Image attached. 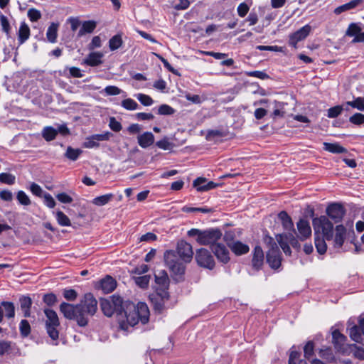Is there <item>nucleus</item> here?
<instances>
[{"label": "nucleus", "mask_w": 364, "mask_h": 364, "mask_svg": "<svg viewBox=\"0 0 364 364\" xmlns=\"http://www.w3.org/2000/svg\"><path fill=\"white\" fill-rule=\"evenodd\" d=\"M343 111V107L340 105L335 106L328 109V117L330 118H334L341 114Z\"/></svg>", "instance_id": "56"}, {"label": "nucleus", "mask_w": 364, "mask_h": 364, "mask_svg": "<svg viewBox=\"0 0 364 364\" xmlns=\"http://www.w3.org/2000/svg\"><path fill=\"white\" fill-rule=\"evenodd\" d=\"M149 319V310L145 303L139 302L135 306L129 304L126 310L118 314L117 321L122 330L127 331L129 327L135 326L141 321L146 323Z\"/></svg>", "instance_id": "1"}, {"label": "nucleus", "mask_w": 364, "mask_h": 364, "mask_svg": "<svg viewBox=\"0 0 364 364\" xmlns=\"http://www.w3.org/2000/svg\"><path fill=\"white\" fill-rule=\"evenodd\" d=\"M349 122L355 125H360L364 123V114L355 113L349 118Z\"/></svg>", "instance_id": "51"}, {"label": "nucleus", "mask_w": 364, "mask_h": 364, "mask_svg": "<svg viewBox=\"0 0 364 364\" xmlns=\"http://www.w3.org/2000/svg\"><path fill=\"white\" fill-rule=\"evenodd\" d=\"M47 333H48L49 336L53 340H56L58 338L59 333L57 330V328L59 326H52V325H46Z\"/></svg>", "instance_id": "53"}, {"label": "nucleus", "mask_w": 364, "mask_h": 364, "mask_svg": "<svg viewBox=\"0 0 364 364\" xmlns=\"http://www.w3.org/2000/svg\"><path fill=\"white\" fill-rule=\"evenodd\" d=\"M315 235L322 234L326 240H333V225L326 216H321L313 220Z\"/></svg>", "instance_id": "2"}, {"label": "nucleus", "mask_w": 364, "mask_h": 364, "mask_svg": "<svg viewBox=\"0 0 364 364\" xmlns=\"http://www.w3.org/2000/svg\"><path fill=\"white\" fill-rule=\"evenodd\" d=\"M96 28V23L93 21H84L82 24V27L80 29L77 36L82 37L86 33H92Z\"/></svg>", "instance_id": "30"}, {"label": "nucleus", "mask_w": 364, "mask_h": 364, "mask_svg": "<svg viewBox=\"0 0 364 364\" xmlns=\"http://www.w3.org/2000/svg\"><path fill=\"white\" fill-rule=\"evenodd\" d=\"M58 24L52 23L48 28L46 32V37L48 41L50 43H55L58 36Z\"/></svg>", "instance_id": "33"}, {"label": "nucleus", "mask_w": 364, "mask_h": 364, "mask_svg": "<svg viewBox=\"0 0 364 364\" xmlns=\"http://www.w3.org/2000/svg\"><path fill=\"white\" fill-rule=\"evenodd\" d=\"M46 316V325L59 326L60 321L56 312L52 309L44 310Z\"/></svg>", "instance_id": "28"}, {"label": "nucleus", "mask_w": 364, "mask_h": 364, "mask_svg": "<svg viewBox=\"0 0 364 364\" xmlns=\"http://www.w3.org/2000/svg\"><path fill=\"white\" fill-rule=\"evenodd\" d=\"M109 126L114 132H119L122 129V124L114 117L110 118Z\"/></svg>", "instance_id": "63"}, {"label": "nucleus", "mask_w": 364, "mask_h": 364, "mask_svg": "<svg viewBox=\"0 0 364 364\" xmlns=\"http://www.w3.org/2000/svg\"><path fill=\"white\" fill-rule=\"evenodd\" d=\"M229 247L237 255L246 254L250 250L248 245L240 241L232 242V243L229 244Z\"/></svg>", "instance_id": "25"}, {"label": "nucleus", "mask_w": 364, "mask_h": 364, "mask_svg": "<svg viewBox=\"0 0 364 364\" xmlns=\"http://www.w3.org/2000/svg\"><path fill=\"white\" fill-rule=\"evenodd\" d=\"M55 218L58 223L63 227L70 226L71 223L69 218L61 210H57L55 213Z\"/></svg>", "instance_id": "36"}, {"label": "nucleus", "mask_w": 364, "mask_h": 364, "mask_svg": "<svg viewBox=\"0 0 364 364\" xmlns=\"http://www.w3.org/2000/svg\"><path fill=\"white\" fill-rule=\"evenodd\" d=\"M122 299L119 296L113 295L109 299H103L100 301V307L106 316L110 317L114 313L118 314L122 311Z\"/></svg>", "instance_id": "3"}, {"label": "nucleus", "mask_w": 364, "mask_h": 364, "mask_svg": "<svg viewBox=\"0 0 364 364\" xmlns=\"http://www.w3.org/2000/svg\"><path fill=\"white\" fill-rule=\"evenodd\" d=\"M323 149L326 151H328L333 154H342L346 151V149L344 147L340 146L338 144L336 143L324 142Z\"/></svg>", "instance_id": "32"}, {"label": "nucleus", "mask_w": 364, "mask_h": 364, "mask_svg": "<svg viewBox=\"0 0 364 364\" xmlns=\"http://www.w3.org/2000/svg\"><path fill=\"white\" fill-rule=\"evenodd\" d=\"M30 36V28L26 23H22L18 31V40L19 44H23Z\"/></svg>", "instance_id": "31"}, {"label": "nucleus", "mask_w": 364, "mask_h": 364, "mask_svg": "<svg viewBox=\"0 0 364 364\" xmlns=\"http://www.w3.org/2000/svg\"><path fill=\"white\" fill-rule=\"evenodd\" d=\"M267 260L272 268L277 269L279 267L281 264L280 252L275 243L267 252Z\"/></svg>", "instance_id": "14"}, {"label": "nucleus", "mask_w": 364, "mask_h": 364, "mask_svg": "<svg viewBox=\"0 0 364 364\" xmlns=\"http://www.w3.org/2000/svg\"><path fill=\"white\" fill-rule=\"evenodd\" d=\"M4 314L9 318L14 317L15 307L13 303L3 301L0 304V323L3 321Z\"/></svg>", "instance_id": "20"}, {"label": "nucleus", "mask_w": 364, "mask_h": 364, "mask_svg": "<svg viewBox=\"0 0 364 364\" xmlns=\"http://www.w3.org/2000/svg\"><path fill=\"white\" fill-rule=\"evenodd\" d=\"M56 198L63 203H70L73 198L66 193H59L55 196Z\"/></svg>", "instance_id": "61"}, {"label": "nucleus", "mask_w": 364, "mask_h": 364, "mask_svg": "<svg viewBox=\"0 0 364 364\" xmlns=\"http://www.w3.org/2000/svg\"><path fill=\"white\" fill-rule=\"evenodd\" d=\"M136 97L144 106H151L154 103L152 98L145 94L139 93L136 95Z\"/></svg>", "instance_id": "45"}, {"label": "nucleus", "mask_w": 364, "mask_h": 364, "mask_svg": "<svg viewBox=\"0 0 364 364\" xmlns=\"http://www.w3.org/2000/svg\"><path fill=\"white\" fill-rule=\"evenodd\" d=\"M297 229L301 240H306L311 235V229L309 223L304 219H300L297 223Z\"/></svg>", "instance_id": "21"}, {"label": "nucleus", "mask_w": 364, "mask_h": 364, "mask_svg": "<svg viewBox=\"0 0 364 364\" xmlns=\"http://www.w3.org/2000/svg\"><path fill=\"white\" fill-rule=\"evenodd\" d=\"M315 235L316 236L314 242L317 252L321 255L324 254L327 249V246L325 242L326 239L323 236L322 237H321V236L318 234Z\"/></svg>", "instance_id": "37"}, {"label": "nucleus", "mask_w": 364, "mask_h": 364, "mask_svg": "<svg viewBox=\"0 0 364 364\" xmlns=\"http://www.w3.org/2000/svg\"><path fill=\"white\" fill-rule=\"evenodd\" d=\"M346 105L359 111H364V97H358L353 101L347 102Z\"/></svg>", "instance_id": "41"}, {"label": "nucleus", "mask_w": 364, "mask_h": 364, "mask_svg": "<svg viewBox=\"0 0 364 364\" xmlns=\"http://www.w3.org/2000/svg\"><path fill=\"white\" fill-rule=\"evenodd\" d=\"M101 46V38L100 36H96L92 38L91 43L88 46V48L90 50H94L95 48H100Z\"/></svg>", "instance_id": "64"}, {"label": "nucleus", "mask_w": 364, "mask_h": 364, "mask_svg": "<svg viewBox=\"0 0 364 364\" xmlns=\"http://www.w3.org/2000/svg\"><path fill=\"white\" fill-rule=\"evenodd\" d=\"M264 253L263 250L259 246H256L254 249L252 257V266L255 269H259L263 264Z\"/></svg>", "instance_id": "22"}, {"label": "nucleus", "mask_w": 364, "mask_h": 364, "mask_svg": "<svg viewBox=\"0 0 364 364\" xmlns=\"http://www.w3.org/2000/svg\"><path fill=\"white\" fill-rule=\"evenodd\" d=\"M111 134L106 132L104 134H94L85 139L82 146L85 148L92 149L99 146V141H107L109 139Z\"/></svg>", "instance_id": "13"}, {"label": "nucleus", "mask_w": 364, "mask_h": 364, "mask_svg": "<svg viewBox=\"0 0 364 364\" xmlns=\"http://www.w3.org/2000/svg\"><path fill=\"white\" fill-rule=\"evenodd\" d=\"M300 353L294 348L291 349L290 354H289V364H299V361L301 360L299 359Z\"/></svg>", "instance_id": "52"}, {"label": "nucleus", "mask_w": 364, "mask_h": 364, "mask_svg": "<svg viewBox=\"0 0 364 364\" xmlns=\"http://www.w3.org/2000/svg\"><path fill=\"white\" fill-rule=\"evenodd\" d=\"M164 257L166 266L173 274L178 275L183 274L185 262L181 259L176 252L167 250L165 252Z\"/></svg>", "instance_id": "5"}, {"label": "nucleus", "mask_w": 364, "mask_h": 364, "mask_svg": "<svg viewBox=\"0 0 364 364\" xmlns=\"http://www.w3.org/2000/svg\"><path fill=\"white\" fill-rule=\"evenodd\" d=\"M311 27L306 24L289 36V44L296 48L297 43L304 40L310 33Z\"/></svg>", "instance_id": "11"}, {"label": "nucleus", "mask_w": 364, "mask_h": 364, "mask_svg": "<svg viewBox=\"0 0 364 364\" xmlns=\"http://www.w3.org/2000/svg\"><path fill=\"white\" fill-rule=\"evenodd\" d=\"M121 105L127 110H136L139 107L138 104L131 98L122 100Z\"/></svg>", "instance_id": "42"}, {"label": "nucleus", "mask_w": 364, "mask_h": 364, "mask_svg": "<svg viewBox=\"0 0 364 364\" xmlns=\"http://www.w3.org/2000/svg\"><path fill=\"white\" fill-rule=\"evenodd\" d=\"M21 310L22 311L25 317L31 316V307L32 305V300L29 296H23L19 299Z\"/></svg>", "instance_id": "26"}, {"label": "nucleus", "mask_w": 364, "mask_h": 364, "mask_svg": "<svg viewBox=\"0 0 364 364\" xmlns=\"http://www.w3.org/2000/svg\"><path fill=\"white\" fill-rule=\"evenodd\" d=\"M63 296L68 301H75L77 296V293L72 289H65L63 290Z\"/></svg>", "instance_id": "54"}, {"label": "nucleus", "mask_w": 364, "mask_h": 364, "mask_svg": "<svg viewBox=\"0 0 364 364\" xmlns=\"http://www.w3.org/2000/svg\"><path fill=\"white\" fill-rule=\"evenodd\" d=\"M80 306L63 302L60 306V311L63 316L70 320H75L80 326L87 325L86 319L80 314Z\"/></svg>", "instance_id": "4"}, {"label": "nucleus", "mask_w": 364, "mask_h": 364, "mask_svg": "<svg viewBox=\"0 0 364 364\" xmlns=\"http://www.w3.org/2000/svg\"><path fill=\"white\" fill-rule=\"evenodd\" d=\"M154 276L156 283L161 287V289L166 290L170 282L166 272L165 270H159Z\"/></svg>", "instance_id": "24"}, {"label": "nucleus", "mask_w": 364, "mask_h": 364, "mask_svg": "<svg viewBox=\"0 0 364 364\" xmlns=\"http://www.w3.org/2000/svg\"><path fill=\"white\" fill-rule=\"evenodd\" d=\"M360 326H353L351 327L349 330V336L350 338L357 343H362L363 341V336L362 334L360 332Z\"/></svg>", "instance_id": "40"}, {"label": "nucleus", "mask_w": 364, "mask_h": 364, "mask_svg": "<svg viewBox=\"0 0 364 364\" xmlns=\"http://www.w3.org/2000/svg\"><path fill=\"white\" fill-rule=\"evenodd\" d=\"M176 252L181 259L185 263L191 261L193 255L192 246L186 241H179L177 244Z\"/></svg>", "instance_id": "10"}, {"label": "nucleus", "mask_w": 364, "mask_h": 364, "mask_svg": "<svg viewBox=\"0 0 364 364\" xmlns=\"http://www.w3.org/2000/svg\"><path fill=\"white\" fill-rule=\"evenodd\" d=\"M17 199L21 205H28L31 204V200L28 196L22 191H19L18 192Z\"/></svg>", "instance_id": "55"}, {"label": "nucleus", "mask_w": 364, "mask_h": 364, "mask_svg": "<svg viewBox=\"0 0 364 364\" xmlns=\"http://www.w3.org/2000/svg\"><path fill=\"white\" fill-rule=\"evenodd\" d=\"M43 301L48 306H53L57 301L56 296L54 294H52V293L45 294L44 296H43Z\"/></svg>", "instance_id": "62"}, {"label": "nucleus", "mask_w": 364, "mask_h": 364, "mask_svg": "<svg viewBox=\"0 0 364 364\" xmlns=\"http://www.w3.org/2000/svg\"><path fill=\"white\" fill-rule=\"evenodd\" d=\"M362 2V0H352L350 2L345 4L342 6L337 7L334 12L336 14H340L343 11L355 8Z\"/></svg>", "instance_id": "34"}, {"label": "nucleus", "mask_w": 364, "mask_h": 364, "mask_svg": "<svg viewBox=\"0 0 364 364\" xmlns=\"http://www.w3.org/2000/svg\"><path fill=\"white\" fill-rule=\"evenodd\" d=\"M57 134V129L53 127H45L42 130V136L48 141L53 140Z\"/></svg>", "instance_id": "35"}, {"label": "nucleus", "mask_w": 364, "mask_h": 364, "mask_svg": "<svg viewBox=\"0 0 364 364\" xmlns=\"http://www.w3.org/2000/svg\"><path fill=\"white\" fill-rule=\"evenodd\" d=\"M361 28L356 23H350L346 31V36H354V38L359 34Z\"/></svg>", "instance_id": "47"}, {"label": "nucleus", "mask_w": 364, "mask_h": 364, "mask_svg": "<svg viewBox=\"0 0 364 364\" xmlns=\"http://www.w3.org/2000/svg\"><path fill=\"white\" fill-rule=\"evenodd\" d=\"M28 17L31 21H37L41 18V13L39 10L32 8L28 11Z\"/></svg>", "instance_id": "48"}, {"label": "nucleus", "mask_w": 364, "mask_h": 364, "mask_svg": "<svg viewBox=\"0 0 364 364\" xmlns=\"http://www.w3.org/2000/svg\"><path fill=\"white\" fill-rule=\"evenodd\" d=\"M44 204L49 208H53L55 205V201L52 196L49 193H45L43 196Z\"/></svg>", "instance_id": "58"}, {"label": "nucleus", "mask_w": 364, "mask_h": 364, "mask_svg": "<svg viewBox=\"0 0 364 364\" xmlns=\"http://www.w3.org/2000/svg\"><path fill=\"white\" fill-rule=\"evenodd\" d=\"M218 184L219 183H206L203 185V183H193V188H196L197 191L203 192L216 188Z\"/></svg>", "instance_id": "43"}, {"label": "nucleus", "mask_w": 364, "mask_h": 364, "mask_svg": "<svg viewBox=\"0 0 364 364\" xmlns=\"http://www.w3.org/2000/svg\"><path fill=\"white\" fill-rule=\"evenodd\" d=\"M16 345L11 341L1 340L0 341V355H8L14 351Z\"/></svg>", "instance_id": "27"}, {"label": "nucleus", "mask_w": 364, "mask_h": 364, "mask_svg": "<svg viewBox=\"0 0 364 364\" xmlns=\"http://www.w3.org/2000/svg\"><path fill=\"white\" fill-rule=\"evenodd\" d=\"M104 91L107 95H117L122 92L121 89L112 85L107 86Z\"/></svg>", "instance_id": "59"}, {"label": "nucleus", "mask_w": 364, "mask_h": 364, "mask_svg": "<svg viewBox=\"0 0 364 364\" xmlns=\"http://www.w3.org/2000/svg\"><path fill=\"white\" fill-rule=\"evenodd\" d=\"M123 43L122 36L117 34L111 38L109 41V47L112 51L119 48Z\"/></svg>", "instance_id": "39"}, {"label": "nucleus", "mask_w": 364, "mask_h": 364, "mask_svg": "<svg viewBox=\"0 0 364 364\" xmlns=\"http://www.w3.org/2000/svg\"><path fill=\"white\" fill-rule=\"evenodd\" d=\"M346 237V228L343 225H336L335 235L333 236V245L334 248H341Z\"/></svg>", "instance_id": "15"}, {"label": "nucleus", "mask_w": 364, "mask_h": 364, "mask_svg": "<svg viewBox=\"0 0 364 364\" xmlns=\"http://www.w3.org/2000/svg\"><path fill=\"white\" fill-rule=\"evenodd\" d=\"M196 259L200 267L212 269L215 266L214 259L206 249H199L196 252Z\"/></svg>", "instance_id": "9"}, {"label": "nucleus", "mask_w": 364, "mask_h": 364, "mask_svg": "<svg viewBox=\"0 0 364 364\" xmlns=\"http://www.w3.org/2000/svg\"><path fill=\"white\" fill-rule=\"evenodd\" d=\"M174 112V109L168 105H161L158 109V113L161 115H171Z\"/></svg>", "instance_id": "50"}, {"label": "nucleus", "mask_w": 364, "mask_h": 364, "mask_svg": "<svg viewBox=\"0 0 364 364\" xmlns=\"http://www.w3.org/2000/svg\"><path fill=\"white\" fill-rule=\"evenodd\" d=\"M345 213L344 208L339 203H332L326 208L327 215L335 223L340 222L343 219Z\"/></svg>", "instance_id": "12"}, {"label": "nucleus", "mask_w": 364, "mask_h": 364, "mask_svg": "<svg viewBox=\"0 0 364 364\" xmlns=\"http://www.w3.org/2000/svg\"><path fill=\"white\" fill-rule=\"evenodd\" d=\"M104 55L101 52H92L83 59L82 64L91 67H97L102 63Z\"/></svg>", "instance_id": "18"}, {"label": "nucleus", "mask_w": 364, "mask_h": 364, "mask_svg": "<svg viewBox=\"0 0 364 364\" xmlns=\"http://www.w3.org/2000/svg\"><path fill=\"white\" fill-rule=\"evenodd\" d=\"M278 218L281 220L282 225L285 230L294 231L292 220L285 211H282L281 213H279L278 215Z\"/></svg>", "instance_id": "29"}, {"label": "nucleus", "mask_w": 364, "mask_h": 364, "mask_svg": "<svg viewBox=\"0 0 364 364\" xmlns=\"http://www.w3.org/2000/svg\"><path fill=\"white\" fill-rule=\"evenodd\" d=\"M19 329L22 336L26 337L31 332V326L28 321L21 320L19 324Z\"/></svg>", "instance_id": "46"}, {"label": "nucleus", "mask_w": 364, "mask_h": 364, "mask_svg": "<svg viewBox=\"0 0 364 364\" xmlns=\"http://www.w3.org/2000/svg\"><path fill=\"white\" fill-rule=\"evenodd\" d=\"M221 232L218 229H210L202 232L201 236L196 239L197 242L201 245H213L220 239Z\"/></svg>", "instance_id": "8"}, {"label": "nucleus", "mask_w": 364, "mask_h": 364, "mask_svg": "<svg viewBox=\"0 0 364 364\" xmlns=\"http://www.w3.org/2000/svg\"><path fill=\"white\" fill-rule=\"evenodd\" d=\"M116 287V281L112 277L106 276L100 281L98 288L102 289L104 293L108 294L114 291Z\"/></svg>", "instance_id": "19"}, {"label": "nucleus", "mask_w": 364, "mask_h": 364, "mask_svg": "<svg viewBox=\"0 0 364 364\" xmlns=\"http://www.w3.org/2000/svg\"><path fill=\"white\" fill-rule=\"evenodd\" d=\"M249 10L250 6L245 2L240 3L237 9V14L240 17H245L247 14Z\"/></svg>", "instance_id": "57"}, {"label": "nucleus", "mask_w": 364, "mask_h": 364, "mask_svg": "<svg viewBox=\"0 0 364 364\" xmlns=\"http://www.w3.org/2000/svg\"><path fill=\"white\" fill-rule=\"evenodd\" d=\"M113 198L112 193H108L95 198L92 203L97 206H102L107 204Z\"/></svg>", "instance_id": "38"}, {"label": "nucleus", "mask_w": 364, "mask_h": 364, "mask_svg": "<svg viewBox=\"0 0 364 364\" xmlns=\"http://www.w3.org/2000/svg\"><path fill=\"white\" fill-rule=\"evenodd\" d=\"M212 251L220 262L227 263L229 261V251L224 245L220 243L213 245Z\"/></svg>", "instance_id": "17"}, {"label": "nucleus", "mask_w": 364, "mask_h": 364, "mask_svg": "<svg viewBox=\"0 0 364 364\" xmlns=\"http://www.w3.org/2000/svg\"><path fill=\"white\" fill-rule=\"evenodd\" d=\"M80 314L86 319L88 323V316H93L97 309V301L92 294H86L80 303Z\"/></svg>", "instance_id": "6"}, {"label": "nucleus", "mask_w": 364, "mask_h": 364, "mask_svg": "<svg viewBox=\"0 0 364 364\" xmlns=\"http://www.w3.org/2000/svg\"><path fill=\"white\" fill-rule=\"evenodd\" d=\"M169 294L165 289H158L155 294L150 296L151 304L155 311L162 312L168 306Z\"/></svg>", "instance_id": "7"}, {"label": "nucleus", "mask_w": 364, "mask_h": 364, "mask_svg": "<svg viewBox=\"0 0 364 364\" xmlns=\"http://www.w3.org/2000/svg\"><path fill=\"white\" fill-rule=\"evenodd\" d=\"M151 277L150 275H144L134 278L136 284L141 288H146L149 285Z\"/></svg>", "instance_id": "44"}, {"label": "nucleus", "mask_w": 364, "mask_h": 364, "mask_svg": "<svg viewBox=\"0 0 364 364\" xmlns=\"http://www.w3.org/2000/svg\"><path fill=\"white\" fill-rule=\"evenodd\" d=\"M82 153V151L80 149H73L71 147H68L67 151H66V153H65V156L71 159V160H76L78 156H80V154Z\"/></svg>", "instance_id": "49"}, {"label": "nucleus", "mask_w": 364, "mask_h": 364, "mask_svg": "<svg viewBox=\"0 0 364 364\" xmlns=\"http://www.w3.org/2000/svg\"><path fill=\"white\" fill-rule=\"evenodd\" d=\"M314 346L312 341H309L304 346V355L306 358H310L314 354Z\"/></svg>", "instance_id": "60"}, {"label": "nucleus", "mask_w": 364, "mask_h": 364, "mask_svg": "<svg viewBox=\"0 0 364 364\" xmlns=\"http://www.w3.org/2000/svg\"><path fill=\"white\" fill-rule=\"evenodd\" d=\"M138 144L142 148H147L154 142V136L150 132H146L137 136Z\"/></svg>", "instance_id": "23"}, {"label": "nucleus", "mask_w": 364, "mask_h": 364, "mask_svg": "<svg viewBox=\"0 0 364 364\" xmlns=\"http://www.w3.org/2000/svg\"><path fill=\"white\" fill-rule=\"evenodd\" d=\"M333 343L335 348L340 352H345L347 350L346 341L347 338L338 330H334L332 333Z\"/></svg>", "instance_id": "16"}]
</instances>
